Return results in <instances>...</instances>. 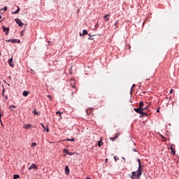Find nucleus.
I'll list each match as a JSON object with an SVG mask.
<instances>
[{
	"label": "nucleus",
	"instance_id": "f257e3e1",
	"mask_svg": "<svg viewBox=\"0 0 179 179\" xmlns=\"http://www.w3.org/2000/svg\"><path fill=\"white\" fill-rule=\"evenodd\" d=\"M131 174H132L131 176V179H135V178L139 179L141 176H142V169H138L137 172L134 171L131 173Z\"/></svg>",
	"mask_w": 179,
	"mask_h": 179
},
{
	"label": "nucleus",
	"instance_id": "f03ea898",
	"mask_svg": "<svg viewBox=\"0 0 179 179\" xmlns=\"http://www.w3.org/2000/svg\"><path fill=\"white\" fill-rule=\"evenodd\" d=\"M141 117H148L149 115H150V112H143V110L141 111Z\"/></svg>",
	"mask_w": 179,
	"mask_h": 179
},
{
	"label": "nucleus",
	"instance_id": "7ed1b4c3",
	"mask_svg": "<svg viewBox=\"0 0 179 179\" xmlns=\"http://www.w3.org/2000/svg\"><path fill=\"white\" fill-rule=\"evenodd\" d=\"M15 22L20 26V27H23V22L20 19L17 18L15 20Z\"/></svg>",
	"mask_w": 179,
	"mask_h": 179
},
{
	"label": "nucleus",
	"instance_id": "20e7f679",
	"mask_svg": "<svg viewBox=\"0 0 179 179\" xmlns=\"http://www.w3.org/2000/svg\"><path fill=\"white\" fill-rule=\"evenodd\" d=\"M3 31L5 32L6 36H8L9 34V28L6 27L5 26H2Z\"/></svg>",
	"mask_w": 179,
	"mask_h": 179
},
{
	"label": "nucleus",
	"instance_id": "39448f33",
	"mask_svg": "<svg viewBox=\"0 0 179 179\" xmlns=\"http://www.w3.org/2000/svg\"><path fill=\"white\" fill-rule=\"evenodd\" d=\"M8 62L10 66H11V68H13V66H15V64H13V57L9 59Z\"/></svg>",
	"mask_w": 179,
	"mask_h": 179
},
{
	"label": "nucleus",
	"instance_id": "423d86ee",
	"mask_svg": "<svg viewBox=\"0 0 179 179\" xmlns=\"http://www.w3.org/2000/svg\"><path fill=\"white\" fill-rule=\"evenodd\" d=\"M34 170H37L38 168L37 167V166L36 165V164H32L30 167H29L28 170H31L33 169Z\"/></svg>",
	"mask_w": 179,
	"mask_h": 179
},
{
	"label": "nucleus",
	"instance_id": "0eeeda50",
	"mask_svg": "<svg viewBox=\"0 0 179 179\" xmlns=\"http://www.w3.org/2000/svg\"><path fill=\"white\" fill-rule=\"evenodd\" d=\"M134 111L136 112V113H137L138 114H141V113H142V110H143V109L142 108H134Z\"/></svg>",
	"mask_w": 179,
	"mask_h": 179
},
{
	"label": "nucleus",
	"instance_id": "6e6552de",
	"mask_svg": "<svg viewBox=\"0 0 179 179\" xmlns=\"http://www.w3.org/2000/svg\"><path fill=\"white\" fill-rule=\"evenodd\" d=\"M23 128H24V129H29V128H31V124H25L23 125Z\"/></svg>",
	"mask_w": 179,
	"mask_h": 179
},
{
	"label": "nucleus",
	"instance_id": "1a4fd4ad",
	"mask_svg": "<svg viewBox=\"0 0 179 179\" xmlns=\"http://www.w3.org/2000/svg\"><path fill=\"white\" fill-rule=\"evenodd\" d=\"M86 113H87V115H89L90 117V115H93V114H92L93 111L92 110V109L87 110Z\"/></svg>",
	"mask_w": 179,
	"mask_h": 179
},
{
	"label": "nucleus",
	"instance_id": "9d476101",
	"mask_svg": "<svg viewBox=\"0 0 179 179\" xmlns=\"http://www.w3.org/2000/svg\"><path fill=\"white\" fill-rule=\"evenodd\" d=\"M109 15L106 14L103 16V19L105 22H108V20H110V18L108 17Z\"/></svg>",
	"mask_w": 179,
	"mask_h": 179
},
{
	"label": "nucleus",
	"instance_id": "9b49d317",
	"mask_svg": "<svg viewBox=\"0 0 179 179\" xmlns=\"http://www.w3.org/2000/svg\"><path fill=\"white\" fill-rule=\"evenodd\" d=\"M19 12H20V7L17 6V10L12 12L13 15H17V13H19Z\"/></svg>",
	"mask_w": 179,
	"mask_h": 179
},
{
	"label": "nucleus",
	"instance_id": "f8f14e48",
	"mask_svg": "<svg viewBox=\"0 0 179 179\" xmlns=\"http://www.w3.org/2000/svg\"><path fill=\"white\" fill-rule=\"evenodd\" d=\"M65 173L69 176V167H68V166H65Z\"/></svg>",
	"mask_w": 179,
	"mask_h": 179
},
{
	"label": "nucleus",
	"instance_id": "ddd939ff",
	"mask_svg": "<svg viewBox=\"0 0 179 179\" xmlns=\"http://www.w3.org/2000/svg\"><path fill=\"white\" fill-rule=\"evenodd\" d=\"M10 41H12V43H20V41H17V39H10V40L8 41V43Z\"/></svg>",
	"mask_w": 179,
	"mask_h": 179
},
{
	"label": "nucleus",
	"instance_id": "4468645a",
	"mask_svg": "<svg viewBox=\"0 0 179 179\" xmlns=\"http://www.w3.org/2000/svg\"><path fill=\"white\" fill-rule=\"evenodd\" d=\"M22 96H24V97H27V96H29V92L24 91L22 93Z\"/></svg>",
	"mask_w": 179,
	"mask_h": 179
},
{
	"label": "nucleus",
	"instance_id": "2eb2a0df",
	"mask_svg": "<svg viewBox=\"0 0 179 179\" xmlns=\"http://www.w3.org/2000/svg\"><path fill=\"white\" fill-rule=\"evenodd\" d=\"M138 106H139L138 108L142 109V108H143V106H144L143 101H140L138 103Z\"/></svg>",
	"mask_w": 179,
	"mask_h": 179
},
{
	"label": "nucleus",
	"instance_id": "dca6fc26",
	"mask_svg": "<svg viewBox=\"0 0 179 179\" xmlns=\"http://www.w3.org/2000/svg\"><path fill=\"white\" fill-rule=\"evenodd\" d=\"M170 149L171 150L172 155L174 156V155H176V151L174 150V148H173V145L170 147Z\"/></svg>",
	"mask_w": 179,
	"mask_h": 179
},
{
	"label": "nucleus",
	"instance_id": "f3484780",
	"mask_svg": "<svg viewBox=\"0 0 179 179\" xmlns=\"http://www.w3.org/2000/svg\"><path fill=\"white\" fill-rule=\"evenodd\" d=\"M103 145V141L100 140L99 142H98V146L99 148H101V146Z\"/></svg>",
	"mask_w": 179,
	"mask_h": 179
},
{
	"label": "nucleus",
	"instance_id": "a211bd4d",
	"mask_svg": "<svg viewBox=\"0 0 179 179\" xmlns=\"http://www.w3.org/2000/svg\"><path fill=\"white\" fill-rule=\"evenodd\" d=\"M66 141H67V142H75V138H71V139L67 138Z\"/></svg>",
	"mask_w": 179,
	"mask_h": 179
},
{
	"label": "nucleus",
	"instance_id": "6ab92c4d",
	"mask_svg": "<svg viewBox=\"0 0 179 179\" xmlns=\"http://www.w3.org/2000/svg\"><path fill=\"white\" fill-rule=\"evenodd\" d=\"M83 34L84 36H86V34H88L87 30L84 29V30L83 31Z\"/></svg>",
	"mask_w": 179,
	"mask_h": 179
},
{
	"label": "nucleus",
	"instance_id": "aec40b11",
	"mask_svg": "<svg viewBox=\"0 0 179 179\" xmlns=\"http://www.w3.org/2000/svg\"><path fill=\"white\" fill-rule=\"evenodd\" d=\"M66 154L69 155V156H72V155H73V152H69V151H66Z\"/></svg>",
	"mask_w": 179,
	"mask_h": 179
},
{
	"label": "nucleus",
	"instance_id": "412c9836",
	"mask_svg": "<svg viewBox=\"0 0 179 179\" xmlns=\"http://www.w3.org/2000/svg\"><path fill=\"white\" fill-rule=\"evenodd\" d=\"M20 178V176H19V175H14L13 176L14 179H17V178Z\"/></svg>",
	"mask_w": 179,
	"mask_h": 179
},
{
	"label": "nucleus",
	"instance_id": "4be33fe9",
	"mask_svg": "<svg viewBox=\"0 0 179 179\" xmlns=\"http://www.w3.org/2000/svg\"><path fill=\"white\" fill-rule=\"evenodd\" d=\"M110 141H112L113 142H114V141H115V137H110Z\"/></svg>",
	"mask_w": 179,
	"mask_h": 179
},
{
	"label": "nucleus",
	"instance_id": "5701e85b",
	"mask_svg": "<svg viewBox=\"0 0 179 179\" xmlns=\"http://www.w3.org/2000/svg\"><path fill=\"white\" fill-rule=\"evenodd\" d=\"M137 162H138V169H141V159H138Z\"/></svg>",
	"mask_w": 179,
	"mask_h": 179
},
{
	"label": "nucleus",
	"instance_id": "b1692460",
	"mask_svg": "<svg viewBox=\"0 0 179 179\" xmlns=\"http://www.w3.org/2000/svg\"><path fill=\"white\" fill-rule=\"evenodd\" d=\"M143 112L146 111V110H148V106L145 107V108H142Z\"/></svg>",
	"mask_w": 179,
	"mask_h": 179
},
{
	"label": "nucleus",
	"instance_id": "393cba45",
	"mask_svg": "<svg viewBox=\"0 0 179 179\" xmlns=\"http://www.w3.org/2000/svg\"><path fill=\"white\" fill-rule=\"evenodd\" d=\"M120 136V133L116 134L114 136V138H115L116 139Z\"/></svg>",
	"mask_w": 179,
	"mask_h": 179
},
{
	"label": "nucleus",
	"instance_id": "a878e982",
	"mask_svg": "<svg viewBox=\"0 0 179 179\" xmlns=\"http://www.w3.org/2000/svg\"><path fill=\"white\" fill-rule=\"evenodd\" d=\"M41 127L43 128L44 131L45 130V126L43 123H41Z\"/></svg>",
	"mask_w": 179,
	"mask_h": 179
},
{
	"label": "nucleus",
	"instance_id": "bb28decb",
	"mask_svg": "<svg viewBox=\"0 0 179 179\" xmlns=\"http://www.w3.org/2000/svg\"><path fill=\"white\" fill-rule=\"evenodd\" d=\"M37 145V143H31V147L34 148V146H36Z\"/></svg>",
	"mask_w": 179,
	"mask_h": 179
},
{
	"label": "nucleus",
	"instance_id": "cd10ccee",
	"mask_svg": "<svg viewBox=\"0 0 179 179\" xmlns=\"http://www.w3.org/2000/svg\"><path fill=\"white\" fill-rule=\"evenodd\" d=\"M10 110H12V108H16V106H10Z\"/></svg>",
	"mask_w": 179,
	"mask_h": 179
},
{
	"label": "nucleus",
	"instance_id": "c85d7f7f",
	"mask_svg": "<svg viewBox=\"0 0 179 179\" xmlns=\"http://www.w3.org/2000/svg\"><path fill=\"white\" fill-rule=\"evenodd\" d=\"M114 159H115V162L117 161V160H118V157L115 156V157H114Z\"/></svg>",
	"mask_w": 179,
	"mask_h": 179
},
{
	"label": "nucleus",
	"instance_id": "c756f323",
	"mask_svg": "<svg viewBox=\"0 0 179 179\" xmlns=\"http://www.w3.org/2000/svg\"><path fill=\"white\" fill-rule=\"evenodd\" d=\"M34 114H35V115H37V114H38V112L34 110Z\"/></svg>",
	"mask_w": 179,
	"mask_h": 179
},
{
	"label": "nucleus",
	"instance_id": "7c9ffc66",
	"mask_svg": "<svg viewBox=\"0 0 179 179\" xmlns=\"http://www.w3.org/2000/svg\"><path fill=\"white\" fill-rule=\"evenodd\" d=\"M56 114H59V115H60V117H61L62 113H61L60 111H57V112H56Z\"/></svg>",
	"mask_w": 179,
	"mask_h": 179
},
{
	"label": "nucleus",
	"instance_id": "2f4dec72",
	"mask_svg": "<svg viewBox=\"0 0 179 179\" xmlns=\"http://www.w3.org/2000/svg\"><path fill=\"white\" fill-rule=\"evenodd\" d=\"M3 10H8V7H7V6H5V7L3 8Z\"/></svg>",
	"mask_w": 179,
	"mask_h": 179
},
{
	"label": "nucleus",
	"instance_id": "473e14b6",
	"mask_svg": "<svg viewBox=\"0 0 179 179\" xmlns=\"http://www.w3.org/2000/svg\"><path fill=\"white\" fill-rule=\"evenodd\" d=\"M71 87H73V89H75V87H76V85H72Z\"/></svg>",
	"mask_w": 179,
	"mask_h": 179
},
{
	"label": "nucleus",
	"instance_id": "72a5a7b5",
	"mask_svg": "<svg viewBox=\"0 0 179 179\" xmlns=\"http://www.w3.org/2000/svg\"><path fill=\"white\" fill-rule=\"evenodd\" d=\"M88 40H94V38H92V36H90V37L88 38Z\"/></svg>",
	"mask_w": 179,
	"mask_h": 179
},
{
	"label": "nucleus",
	"instance_id": "f704fd0d",
	"mask_svg": "<svg viewBox=\"0 0 179 179\" xmlns=\"http://www.w3.org/2000/svg\"><path fill=\"white\" fill-rule=\"evenodd\" d=\"M47 97H48V99H50L51 100L52 97L50 95H48Z\"/></svg>",
	"mask_w": 179,
	"mask_h": 179
},
{
	"label": "nucleus",
	"instance_id": "c9c22d12",
	"mask_svg": "<svg viewBox=\"0 0 179 179\" xmlns=\"http://www.w3.org/2000/svg\"><path fill=\"white\" fill-rule=\"evenodd\" d=\"M93 36H94V35H92V34H89V37H93Z\"/></svg>",
	"mask_w": 179,
	"mask_h": 179
},
{
	"label": "nucleus",
	"instance_id": "e433bc0d",
	"mask_svg": "<svg viewBox=\"0 0 179 179\" xmlns=\"http://www.w3.org/2000/svg\"><path fill=\"white\" fill-rule=\"evenodd\" d=\"M46 132H50V129H46Z\"/></svg>",
	"mask_w": 179,
	"mask_h": 179
},
{
	"label": "nucleus",
	"instance_id": "4c0bfd02",
	"mask_svg": "<svg viewBox=\"0 0 179 179\" xmlns=\"http://www.w3.org/2000/svg\"><path fill=\"white\" fill-rule=\"evenodd\" d=\"M66 151H68V150H66V149H64V150H63V152H65L66 153Z\"/></svg>",
	"mask_w": 179,
	"mask_h": 179
},
{
	"label": "nucleus",
	"instance_id": "58836bf2",
	"mask_svg": "<svg viewBox=\"0 0 179 179\" xmlns=\"http://www.w3.org/2000/svg\"><path fill=\"white\" fill-rule=\"evenodd\" d=\"M8 78L10 80H12V77L9 76Z\"/></svg>",
	"mask_w": 179,
	"mask_h": 179
},
{
	"label": "nucleus",
	"instance_id": "ea45409f",
	"mask_svg": "<svg viewBox=\"0 0 179 179\" xmlns=\"http://www.w3.org/2000/svg\"><path fill=\"white\" fill-rule=\"evenodd\" d=\"M169 93H173V89L170 90Z\"/></svg>",
	"mask_w": 179,
	"mask_h": 179
},
{
	"label": "nucleus",
	"instance_id": "a19ab883",
	"mask_svg": "<svg viewBox=\"0 0 179 179\" xmlns=\"http://www.w3.org/2000/svg\"><path fill=\"white\" fill-rule=\"evenodd\" d=\"M157 113H160V110L159 109H157Z\"/></svg>",
	"mask_w": 179,
	"mask_h": 179
},
{
	"label": "nucleus",
	"instance_id": "79ce46f5",
	"mask_svg": "<svg viewBox=\"0 0 179 179\" xmlns=\"http://www.w3.org/2000/svg\"><path fill=\"white\" fill-rule=\"evenodd\" d=\"M2 115H3L0 113V118H1Z\"/></svg>",
	"mask_w": 179,
	"mask_h": 179
},
{
	"label": "nucleus",
	"instance_id": "37998d69",
	"mask_svg": "<svg viewBox=\"0 0 179 179\" xmlns=\"http://www.w3.org/2000/svg\"><path fill=\"white\" fill-rule=\"evenodd\" d=\"M132 87H135V84L133 85Z\"/></svg>",
	"mask_w": 179,
	"mask_h": 179
},
{
	"label": "nucleus",
	"instance_id": "c03bdc74",
	"mask_svg": "<svg viewBox=\"0 0 179 179\" xmlns=\"http://www.w3.org/2000/svg\"><path fill=\"white\" fill-rule=\"evenodd\" d=\"M0 122H2V120L1 119V117H0Z\"/></svg>",
	"mask_w": 179,
	"mask_h": 179
},
{
	"label": "nucleus",
	"instance_id": "a18cd8bd",
	"mask_svg": "<svg viewBox=\"0 0 179 179\" xmlns=\"http://www.w3.org/2000/svg\"><path fill=\"white\" fill-rule=\"evenodd\" d=\"M134 152H136V149H134Z\"/></svg>",
	"mask_w": 179,
	"mask_h": 179
},
{
	"label": "nucleus",
	"instance_id": "49530a36",
	"mask_svg": "<svg viewBox=\"0 0 179 179\" xmlns=\"http://www.w3.org/2000/svg\"><path fill=\"white\" fill-rule=\"evenodd\" d=\"M0 19H2V16L1 15H0Z\"/></svg>",
	"mask_w": 179,
	"mask_h": 179
},
{
	"label": "nucleus",
	"instance_id": "de8ad7c7",
	"mask_svg": "<svg viewBox=\"0 0 179 179\" xmlns=\"http://www.w3.org/2000/svg\"><path fill=\"white\" fill-rule=\"evenodd\" d=\"M80 36H83V34H80Z\"/></svg>",
	"mask_w": 179,
	"mask_h": 179
},
{
	"label": "nucleus",
	"instance_id": "09e8293b",
	"mask_svg": "<svg viewBox=\"0 0 179 179\" xmlns=\"http://www.w3.org/2000/svg\"><path fill=\"white\" fill-rule=\"evenodd\" d=\"M8 86H10V85L8 84Z\"/></svg>",
	"mask_w": 179,
	"mask_h": 179
},
{
	"label": "nucleus",
	"instance_id": "8fccbe9b",
	"mask_svg": "<svg viewBox=\"0 0 179 179\" xmlns=\"http://www.w3.org/2000/svg\"><path fill=\"white\" fill-rule=\"evenodd\" d=\"M5 92V90H3V92Z\"/></svg>",
	"mask_w": 179,
	"mask_h": 179
},
{
	"label": "nucleus",
	"instance_id": "3c124183",
	"mask_svg": "<svg viewBox=\"0 0 179 179\" xmlns=\"http://www.w3.org/2000/svg\"><path fill=\"white\" fill-rule=\"evenodd\" d=\"M1 125H3V124H2V122H1Z\"/></svg>",
	"mask_w": 179,
	"mask_h": 179
},
{
	"label": "nucleus",
	"instance_id": "603ef678",
	"mask_svg": "<svg viewBox=\"0 0 179 179\" xmlns=\"http://www.w3.org/2000/svg\"><path fill=\"white\" fill-rule=\"evenodd\" d=\"M106 162H107V159H106Z\"/></svg>",
	"mask_w": 179,
	"mask_h": 179
},
{
	"label": "nucleus",
	"instance_id": "864d4df0",
	"mask_svg": "<svg viewBox=\"0 0 179 179\" xmlns=\"http://www.w3.org/2000/svg\"><path fill=\"white\" fill-rule=\"evenodd\" d=\"M0 56H1V52H0Z\"/></svg>",
	"mask_w": 179,
	"mask_h": 179
},
{
	"label": "nucleus",
	"instance_id": "5fc2aeb1",
	"mask_svg": "<svg viewBox=\"0 0 179 179\" xmlns=\"http://www.w3.org/2000/svg\"><path fill=\"white\" fill-rule=\"evenodd\" d=\"M0 114H1V111H0Z\"/></svg>",
	"mask_w": 179,
	"mask_h": 179
}]
</instances>
